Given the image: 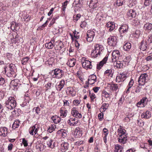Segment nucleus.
<instances>
[{"instance_id": "nucleus-24", "label": "nucleus", "mask_w": 152, "mask_h": 152, "mask_svg": "<svg viewBox=\"0 0 152 152\" xmlns=\"http://www.w3.org/2000/svg\"><path fill=\"white\" fill-rule=\"evenodd\" d=\"M69 144L66 142H63L61 144L60 149L62 152H65L69 148Z\"/></svg>"}, {"instance_id": "nucleus-61", "label": "nucleus", "mask_w": 152, "mask_h": 152, "mask_svg": "<svg viewBox=\"0 0 152 152\" xmlns=\"http://www.w3.org/2000/svg\"><path fill=\"white\" fill-rule=\"evenodd\" d=\"M87 25V23L85 21L82 22L80 26L82 28H84Z\"/></svg>"}, {"instance_id": "nucleus-33", "label": "nucleus", "mask_w": 152, "mask_h": 152, "mask_svg": "<svg viewBox=\"0 0 152 152\" xmlns=\"http://www.w3.org/2000/svg\"><path fill=\"white\" fill-rule=\"evenodd\" d=\"M51 119L53 121L54 123L56 124L59 123L61 120V118L57 115L53 116L51 118Z\"/></svg>"}, {"instance_id": "nucleus-4", "label": "nucleus", "mask_w": 152, "mask_h": 152, "mask_svg": "<svg viewBox=\"0 0 152 152\" xmlns=\"http://www.w3.org/2000/svg\"><path fill=\"white\" fill-rule=\"evenodd\" d=\"M16 103L14 97L10 96L8 100L5 102L6 107L9 109L11 110L15 108L16 106Z\"/></svg>"}, {"instance_id": "nucleus-2", "label": "nucleus", "mask_w": 152, "mask_h": 152, "mask_svg": "<svg viewBox=\"0 0 152 152\" xmlns=\"http://www.w3.org/2000/svg\"><path fill=\"white\" fill-rule=\"evenodd\" d=\"M16 71L15 66L11 64L8 66L4 67V71H2L3 74H6L9 77H15Z\"/></svg>"}, {"instance_id": "nucleus-44", "label": "nucleus", "mask_w": 152, "mask_h": 152, "mask_svg": "<svg viewBox=\"0 0 152 152\" xmlns=\"http://www.w3.org/2000/svg\"><path fill=\"white\" fill-rule=\"evenodd\" d=\"M18 80H15L11 81L10 85L11 87H13L14 88H17L18 85L17 83Z\"/></svg>"}, {"instance_id": "nucleus-36", "label": "nucleus", "mask_w": 152, "mask_h": 152, "mask_svg": "<svg viewBox=\"0 0 152 152\" xmlns=\"http://www.w3.org/2000/svg\"><path fill=\"white\" fill-rule=\"evenodd\" d=\"M53 80L51 79L45 85V87L47 88V89H50L52 87L54 86V83H53Z\"/></svg>"}, {"instance_id": "nucleus-42", "label": "nucleus", "mask_w": 152, "mask_h": 152, "mask_svg": "<svg viewBox=\"0 0 152 152\" xmlns=\"http://www.w3.org/2000/svg\"><path fill=\"white\" fill-rule=\"evenodd\" d=\"M131 47V45L130 43L127 42L124 45L123 47V49L125 50L128 51L130 50Z\"/></svg>"}, {"instance_id": "nucleus-18", "label": "nucleus", "mask_w": 152, "mask_h": 152, "mask_svg": "<svg viewBox=\"0 0 152 152\" xmlns=\"http://www.w3.org/2000/svg\"><path fill=\"white\" fill-rule=\"evenodd\" d=\"M136 15V14L135 10L133 9L129 10L127 13V17L130 19H131L132 18L135 17Z\"/></svg>"}, {"instance_id": "nucleus-32", "label": "nucleus", "mask_w": 152, "mask_h": 152, "mask_svg": "<svg viewBox=\"0 0 152 152\" xmlns=\"http://www.w3.org/2000/svg\"><path fill=\"white\" fill-rule=\"evenodd\" d=\"M143 28L145 30L151 31L152 29V24L150 23H146L144 24Z\"/></svg>"}, {"instance_id": "nucleus-43", "label": "nucleus", "mask_w": 152, "mask_h": 152, "mask_svg": "<svg viewBox=\"0 0 152 152\" xmlns=\"http://www.w3.org/2000/svg\"><path fill=\"white\" fill-rule=\"evenodd\" d=\"M20 121L19 120H15L12 125V128L14 129L18 128L20 125Z\"/></svg>"}, {"instance_id": "nucleus-49", "label": "nucleus", "mask_w": 152, "mask_h": 152, "mask_svg": "<svg viewBox=\"0 0 152 152\" xmlns=\"http://www.w3.org/2000/svg\"><path fill=\"white\" fill-rule=\"evenodd\" d=\"M47 144L48 147L50 148H53L54 147L53 145V140L51 139L48 140L46 142Z\"/></svg>"}, {"instance_id": "nucleus-21", "label": "nucleus", "mask_w": 152, "mask_h": 152, "mask_svg": "<svg viewBox=\"0 0 152 152\" xmlns=\"http://www.w3.org/2000/svg\"><path fill=\"white\" fill-rule=\"evenodd\" d=\"M128 26L126 24H124L121 26L119 29V31L121 34L126 33L128 30Z\"/></svg>"}, {"instance_id": "nucleus-20", "label": "nucleus", "mask_w": 152, "mask_h": 152, "mask_svg": "<svg viewBox=\"0 0 152 152\" xmlns=\"http://www.w3.org/2000/svg\"><path fill=\"white\" fill-rule=\"evenodd\" d=\"M108 56L106 55L105 57L103 58L102 61H100L99 64L97 65V68L98 69H100L102 67L103 65L105 64L107 60Z\"/></svg>"}, {"instance_id": "nucleus-22", "label": "nucleus", "mask_w": 152, "mask_h": 152, "mask_svg": "<svg viewBox=\"0 0 152 152\" xmlns=\"http://www.w3.org/2000/svg\"><path fill=\"white\" fill-rule=\"evenodd\" d=\"M7 134V129L5 127H1L0 128V136L2 137H5Z\"/></svg>"}, {"instance_id": "nucleus-35", "label": "nucleus", "mask_w": 152, "mask_h": 152, "mask_svg": "<svg viewBox=\"0 0 152 152\" xmlns=\"http://www.w3.org/2000/svg\"><path fill=\"white\" fill-rule=\"evenodd\" d=\"M108 106L109 104H106V103H103L102 104L101 107L99 109L100 112L101 113L104 112L108 108Z\"/></svg>"}, {"instance_id": "nucleus-13", "label": "nucleus", "mask_w": 152, "mask_h": 152, "mask_svg": "<svg viewBox=\"0 0 152 152\" xmlns=\"http://www.w3.org/2000/svg\"><path fill=\"white\" fill-rule=\"evenodd\" d=\"M126 74L122 73H120L118 76L117 77L116 81L118 82L124 81L126 78Z\"/></svg>"}, {"instance_id": "nucleus-9", "label": "nucleus", "mask_w": 152, "mask_h": 152, "mask_svg": "<svg viewBox=\"0 0 152 152\" xmlns=\"http://www.w3.org/2000/svg\"><path fill=\"white\" fill-rule=\"evenodd\" d=\"M86 39L87 41L90 42H92L95 36L94 32L91 30H88L87 31Z\"/></svg>"}, {"instance_id": "nucleus-14", "label": "nucleus", "mask_w": 152, "mask_h": 152, "mask_svg": "<svg viewBox=\"0 0 152 152\" xmlns=\"http://www.w3.org/2000/svg\"><path fill=\"white\" fill-rule=\"evenodd\" d=\"M71 113L72 115L75 117H76L77 118H80L82 117L81 113H79L75 107H73L72 109Z\"/></svg>"}, {"instance_id": "nucleus-19", "label": "nucleus", "mask_w": 152, "mask_h": 152, "mask_svg": "<svg viewBox=\"0 0 152 152\" xmlns=\"http://www.w3.org/2000/svg\"><path fill=\"white\" fill-rule=\"evenodd\" d=\"M96 81V77L94 75H90L88 79V82L90 85H92Z\"/></svg>"}, {"instance_id": "nucleus-50", "label": "nucleus", "mask_w": 152, "mask_h": 152, "mask_svg": "<svg viewBox=\"0 0 152 152\" xmlns=\"http://www.w3.org/2000/svg\"><path fill=\"white\" fill-rule=\"evenodd\" d=\"M55 92L54 91H52L51 92V94L49 96V99L50 102H52L54 101L55 98Z\"/></svg>"}, {"instance_id": "nucleus-46", "label": "nucleus", "mask_w": 152, "mask_h": 152, "mask_svg": "<svg viewBox=\"0 0 152 152\" xmlns=\"http://www.w3.org/2000/svg\"><path fill=\"white\" fill-rule=\"evenodd\" d=\"M56 128V126L53 124L49 126L48 129V131L50 133H51L54 131Z\"/></svg>"}, {"instance_id": "nucleus-37", "label": "nucleus", "mask_w": 152, "mask_h": 152, "mask_svg": "<svg viewBox=\"0 0 152 152\" xmlns=\"http://www.w3.org/2000/svg\"><path fill=\"white\" fill-rule=\"evenodd\" d=\"M58 133L62 137L64 138L66 137L67 134L66 133V131L65 130L61 129L58 131Z\"/></svg>"}, {"instance_id": "nucleus-60", "label": "nucleus", "mask_w": 152, "mask_h": 152, "mask_svg": "<svg viewBox=\"0 0 152 152\" xmlns=\"http://www.w3.org/2000/svg\"><path fill=\"white\" fill-rule=\"evenodd\" d=\"M142 89V88L140 86H137V87L134 89V91L136 93H139L140 92Z\"/></svg>"}, {"instance_id": "nucleus-59", "label": "nucleus", "mask_w": 152, "mask_h": 152, "mask_svg": "<svg viewBox=\"0 0 152 152\" xmlns=\"http://www.w3.org/2000/svg\"><path fill=\"white\" fill-rule=\"evenodd\" d=\"M134 83V82L133 80L132 79H131L128 85V86H129V88H131L133 86Z\"/></svg>"}, {"instance_id": "nucleus-55", "label": "nucleus", "mask_w": 152, "mask_h": 152, "mask_svg": "<svg viewBox=\"0 0 152 152\" xmlns=\"http://www.w3.org/2000/svg\"><path fill=\"white\" fill-rule=\"evenodd\" d=\"M11 26L10 27L11 29L12 30H14L15 28L18 26V24L16 23L15 22H12L11 24Z\"/></svg>"}, {"instance_id": "nucleus-26", "label": "nucleus", "mask_w": 152, "mask_h": 152, "mask_svg": "<svg viewBox=\"0 0 152 152\" xmlns=\"http://www.w3.org/2000/svg\"><path fill=\"white\" fill-rule=\"evenodd\" d=\"M107 27L109 28V31H112L115 28V23L113 22H108L106 24Z\"/></svg>"}, {"instance_id": "nucleus-8", "label": "nucleus", "mask_w": 152, "mask_h": 152, "mask_svg": "<svg viewBox=\"0 0 152 152\" xmlns=\"http://www.w3.org/2000/svg\"><path fill=\"white\" fill-rule=\"evenodd\" d=\"M117 43V39L115 36H110L107 39V43L110 46H115Z\"/></svg>"}, {"instance_id": "nucleus-48", "label": "nucleus", "mask_w": 152, "mask_h": 152, "mask_svg": "<svg viewBox=\"0 0 152 152\" xmlns=\"http://www.w3.org/2000/svg\"><path fill=\"white\" fill-rule=\"evenodd\" d=\"M102 95L103 97L102 99H103V98H106L107 99V98H110V94L107 91H104L102 92Z\"/></svg>"}, {"instance_id": "nucleus-51", "label": "nucleus", "mask_w": 152, "mask_h": 152, "mask_svg": "<svg viewBox=\"0 0 152 152\" xmlns=\"http://www.w3.org/2000/svg\"><path fill=\"white\" fill-rule=\"evenodd\" d=\"M37 149H38L40 151H43L45 149V146L42 144L39 145L37 146Z\"/></svg>"}, {"instance_id": "nucleus-64", "label": "nucleus", "mask_w": 152, "mask_h": 152, "mask_svg": "<svg viewBox=\"0 0 152 152\" xmlns=\"http://www.w3.org/2000/svg\"><path fill=\"white\" fill-rule=\"evenodd\" d=\"M98 117L99 118V119L100 121L102 120V118L103 117V114L102 113H99L98 115Z\"/></svg>"}, {"instance_id": "nucleus-45", "label": "nucleus", "mask_w": 152, "mask_h": 152, "mask_svg": "<svg viewBox=\"0 0 152 152\" xmlns=\"http://www.w3.org/2000/svg\"><path fill=\"white\" fill-rule=\"evenodd\" d=\"M55 47L56 50H59L63 48L64 46L61 41H60L58 45H56V46Z\"/></svg>"}, {"instance_id": "nucleus-25", "label": "nucleus", "mask_w": 152, "mask_h": 152, "mask_svg": "<svg viewBox=\"0 0 152 152\" xmlns=\"http://www.w3.org/2000/svg\"><path fill=\"white\" fill-rule=\"evenodd\" d=\"M147 41L143 40L141 42L140 44L139 48L141 50L144 51L147 48Z\"/></svg>"}, {"instance_id": "nucleus-17", "label": "nucleus", "mask_w": 152, "mask_h": 152, "mask_svg": "<svg viewBox=\"0 0 152 152\" xmlns=\"http://www.w3.org/2000/svg\"><path fill=\"white\" fill-rule=\"evenodd\" d=\"M38 130V125H35L29 128V133L30 134L33 135L34 132L35 135L37 134Z\"/></svg>"}, {"instance_id": "nucleus-29", "label": "nucleus", "mask_w": 152, "mask_h": 152, "mask_svg": "<svg viewBox=\"0 0 152 152\" xmlns=\"http://www.w3.org/2000/svg\"><path fill=\"white\" fill-rule=\"evenodd\" d=\"M65 84V82L64 80H61L59 84L56 86V89L58 91H60L64 87Z\"/></svg>"}, {"instance_id": "nucleus-57", "label": "nucleus", "mask_w": 152, "mask_h": 152, "mask_svg": "<svg viewBox=\"0 0 152 152\" xmlns=\"http://www.w3.org/2000/svg\"><path fill=\"white\" fill-rule=\"evenodd\" d=\"M123 148L121 145L117 144L115 146V152L119 151L120 149L123 150Z\"/></svg>"}, {"instance_id": "nucleus-11", "label": "nucleus", "mask_w": 152, "mask_h": 152, "mask_svg": "<svg viewBox=\"0 0 152 152\" xmlns=\"http://www.w3.org/2000/svg\"><path fill=\"white\" fill-rule=\"evenodd\" d=\"M78 120L75 118H70L67 121L69 125L73 126H76L78 123Z\"/></svg>"}, {"instance_id": "nucleus-52", "label": "nucleus", "mask_w": 152, "mask_h": 152, "mask_svg": "<svg viewBox=\"0 0 152 152\" xmlns=\"http://www.w3.org/2000/svg\"><path fill=\"white\" fill-rule=\"evenodd\" d=\"M136 4V1H133L132 0H129L128 4V6L130 7H132Z\"/></svg>"}, {"instance_id": "nucleus-53", "label": "nucleus", "mask_w": 152, "mask_h": 152, "mask_svg": "<svg viewBox=\"0 0 152 152\" xmlns=\"http://www.w3.org/2000/svg\"><path fill=\"white\" fill-rule=\"evenodd\" d=\"M124 2V0H117L116 4L118 6H122Z\"/></svg>"}, {"instance_id": "nucleus-5", "label": "nucleus", "mask_w": 152, "mask_h": 152, "mask_svg": "<svg viewBox=\"0 0 152 152\" xmlns=\"http://www.w3.org/2000/svg\"><path fill=\"white\" fill-rule=\"evenodd\" d=\"M148 75L146 73H144L141 75L139 77L138 82L139 86H143L149 80Z\"/></svg>"}, {"instance_id": "nucleus-15", "label": "nucleus", "mask_w": 152, "mask_h": 152, "mask_svg": "<svg viewBox=\"0 0 152 152\" xmlns=\"http://www.w3.org/2000/svg\"><path fill=\"white\" fill-rule=\"evenodd\" d=\"M130 58L129 57H126L125 59H124L123 61H117L116 62V66L117 68H121L123 67L124 66V61L126 62L127 64L129 62V59Z\"/></svg>"}, {"instance_id": "nucleus-7", "label": "nucleus", "mask_w": 152, "mask_h": 152, "mask_svg": "<svg viewBox=\"0 0 152 152\" xmlns=\"http://www.w3.org/2000/svg\"><path fill=\"white\" fill-rule=\"evenodd\" d=\"M51 74L53 76L58 78H61L64 74V72L62 70L59 69H56L52 71Z\"/></svg>"}, {"instance_id": "nucleus-23", "label": "nucleus", "mask_w": 152, "mask_h": 152, "mask_svg": "<svg viewBox=\"0 0 152 152\" xmlns=\"http://www.w3.org/2000/svg\"><path fill=\"white\" fill-rule=\"evenodd\" d=\"M54 39H52L50 42L45 44V47L48 49H52L55 46V45L54 44Z\"/></svg>"}, {"instance_id": "nucleus-10", "label": "nucleus", "mask_w": 152, "mask_h": 152, "mask_svg": "<svg viewBox=\"0 0 152 152\" xmlns=\"http://www.w3.org/2000/svg\"><path fill=\"white\" fill-rule=\"evenodd\" d=\"M148 99L146 97H143L141 100L137 103L136 105L138 107H145L148 102Z\"/></svg>"}, {"instance_id": "nucleus-41", "label": "nucleus", "mask_w": 152, "mask_h": 152, "mask_svg": "<svg viewBox=\"0 0 152 152\" xmlns=\"http://www.w3.org/2000/svg\"><path fill=\"white\" fill-rule=\"evenodd\" d=\"M30 100L31 99L28 96H25V102H23L21 104H20V105L23 107H25L27 103H28Z\"/></svg>"}, {"instance_id": "nucleus-16", "label": "nucleus", "mask_w": 152, "mask_h": 152, "mask_svg": "<svg viewBox=\"0 0 152 152\" xmlns=\"http://www.w3.org/2000/svg\"><path fill=\"white\" fill-rule=\"evenodd\" d=\"M98 0H91L89 7L92 9L96 8L99 6Z\"/></svg>"}, {"instance_id": "nucleus-58", "label": "nucleus", "mask_w": 152, "mask_h": 152, "mask_svg": "<svg viewBox=\"0 0 152 152\" xmlns=\"http://www.w3.org/2000/svg\"><path fill=\"white\" fill-rule=\"evenodd\" d=\"M147 42L148 43H151L152 42V35H149L147 38Z\"/></svg>"}, {"instance_id": "nucleus-62", "label": "nucleus", "mask_w": 152, "mask_h": 152, "mask_svg": "<svg viewBox=\"0 0 152 152\" xmlns=\"http://www.w3.org/2000/svg\"><path fill=\"white\" fill-rule=\"evenodd\" d=\"M80 103V101L77 99H75L73 101V104L75 105H78Z\"/></svg>"}, {"instance_id": "nucleus-54", "label": "nucleus", "mask_w": 152, "mask_h": 152, "mask_svg": "<svg viewBox=\"0 0 152 152\" xmlns=\"http://www.w3.org/2000/svg\"><path fill=\"white\" fill-rule=\"evenodd\" d=\"M40 109L39 107H35L33 109V112L37 115H38L40 113Z\"/></svg>"}, {"instance_id": "nucleus-39", "label": "nucleus", "mask_w": 152, "mask_h": 152, "mask_svg": "<svg viewBox=\"0 0 152 152\" xmlns=\"http://www.w3.org/2000/svg\"><path fill=\"white\" fill-rule=\"evenodd\" d=\"M76 59L75 58H73L69 59L67 64V65L69 66L70 67L73 66L75 64Z\"/></svg>"}, {"instance_id": "nucleus-30", "label": "nucleus", "mask_w": 152, "mask_h": 152, "mask_svg": "<svg viewBox=\"0 0 152 152\" xmlns=\"http://www.w3.org/2000/svg\"><path fill=\"white\" fill-rule=\"evenodd\" d=\"M59 112L60 115L62 118H64L66 116L67 110L65 108L61 107L60 109Z\"/></svg>"}, {"instance_id": "nucleus-1", "label": "nucleus", "mask_w": 152, "mask_h": 152, "mask_svg": "<svg viewBox=\"0 0 152 152\" xmlns=\"http://www.w3.org/2000/svg\"><path fill=\"white\" fill-rule=\"evenodd\" d=\"M126 132V130L121 126H119L117 130L118 141L119 143L123 144L125 143L127 140Z\"/></svg>"}, {"instance_id": "nucleus-27", "label": "nucleus", "mask_w": 152, "mask_h": 152, "mask_svg": "<svg viewBox=\"0 0 152 152\" xmlns=\"http://www.w3.org/2000/svg\"><path fill=\"white\" fill-rule=\"evenodd\" d=\"M74 134L75 137H80L82 135V132L80 130L79 128H77L75 130Z\"/></svg>"}, {"instance_id": "nucleus-38", "label": "nucleus", "mask_w": 152, "mask_h": 152, "mask_svg": "<svg viewBox=\"0 0 152 152\" xmlns=\"http://www.w3.org/2000/svg\"><path fill=\"white\" fill-rule=\"evenodd\" d=\"M104 17L103 13L102 12H99L96 15V20L99 22Z\"/></svg>"}, {"instance_id": "nucleus-34", "label": "nucleus", "mask_w": 152, "mask_h": 152, "mask_svg": "<svg viewBox=\"0 0 152 152\" xmlns=\"http://www.w3.org/2000/svg\"><path fill=\"white\" fill-rule=\"evenodd\" d=\"M21 113V110L19 109H16L12 112V117L18 116Z\"/></svg>"}, {"instance_id": "nucleus-6", "label": "nucleus", "mask_w": 152, "mask_h": 152, "mask_svg": "<svg viewBox=\"0 0 152 152\" xmlns=\"http://www.w3.org/2000/svg\"><path fill=\"white\" fill-rule=\"evenodd\" d=\"M82 66L83 68L87 69H91L92 67V65L91 62L86 59V58L83 57L81 59Z\"/></svg>"}, {"instance_id": "nucleus-12", "label": "nucleus", "mask_w": 152, "mask_h": 152, "mask_svg": "<svg viewBox=\"0 0 152 152\" xmlns=\"http://www.w3.org/2000/svg\"><path fill=\"white\" fill-rule=\"evenodd\" d=\"M120 55V52L118 50H114L112 53V60L113 62L115 61L118 59Z\"/></svg>"}, {"instance_id": "nucleus-63", "label": "nucleus", "mask_w": 152, "mask_h": 152, "mask_svg": "<svg viewBox=\"0 0 152 152\" xmlns=\"http://www.w3.org/2000/svg\"><path fill=\"white\" fill-rule=\"evenodd\" d=\"M151 0H145L144 2V4L146 6L149 5L151 3Z\"/></svg>"}, {"instance_id": "nucleus-3", "label": "nucleus", "mask_w": 152, "mask_h": 152, "mask_svg": "<svg viewBox=\"0 0 152 152\" xmlns=\"http://www.w3.org/2000/svg\"><path fill=\"white\" fill-rule=\"evenodd\" d=\"M104 48L100 45L96 44L94 46V49L93 50L91 53V56L93 58H96L100 56L102 54Z\"/></svg>"}, {"instance_id": "nucleus-47", "label": "nucleus", "mask_w": 152, "mask_h": 152, "mask_svg": "<svg viewBox=\"0 0 152 152\" xmlns=\"http://www.w3.org/2000/svg\"><path fill=\"white\" fill-rule=\"evenodd\" d=\"M89 95L91 101L94 102L96 100V96L94 94L90 92Z\"/></svg>"}, {"instance_id": "nucleus-31", "label": "nucleus", "mask_w": 152, "mask_h": 152, "mask_svg": "<svg viewBox=\"0 0 152 152\" xmlns=\"http://www.w3.org/2000/svg\"><path fill=\"white\" fill-rule=\"evenodd\" d=\"M67 92H69V95H71L72 96H74L76 94L75 92L74 89L71 87H68Z\"/></svg>"}, {"instance_id": "nucleus-56", "label": "nucleus", "mask_w": 152, "mask_h": 152, "mask_svg": "<svg viewBox=\"0 0 152 152\" xmlns=\"http://www.w3.org/2000/svg\"><path fill=\"white\" fill-rule=\"evenodd\" d=\"M29 59V58L28 57H26L23 58L21 61L22 64L23 65L26 64Z\"/></svg>"}, {"instance_id": "nucleus-28", "label": "nucleus", "mask_w": 152, "mask_h": 152, "mask_svg": "<svg viewBox=\"0 0 152 152\" xmlns=\"http://www.w3.org/2000/svg\"><path fill=\"white\" fill-rule=\"evenodd\" d=\"M108 86L110 89L113 91H116L118 89V84L112 83L109 84Z\"/></svg>"}, {"instance_id": "nucleus-40", "label": "nucleus", "mask_w": 152, "mask_h": 152, "mask_svg": "<svg viewBox=\"0 0 152 152\" xmlns=\"http://www.w3.org/2000/svg\"><path fill=\"white\" fill-rule=\"evenodd\" d=\"M141 116L142 118L148 119L151 117V114L149 111H147L145 113L142 114L141 115Z\"/></svg>"}]
</instances>
